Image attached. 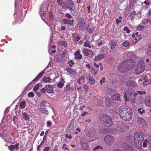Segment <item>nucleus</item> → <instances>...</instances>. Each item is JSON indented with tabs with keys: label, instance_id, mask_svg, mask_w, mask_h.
Wrapping results in <instances>:
<instances>
[{
	"label": "nucleus",
	"instance_id": "4d7b16f0",
	"mask_svg": "<svg viewBox=\"0 0 151 151\" xmlns=\"http://www.w3.org/2000/svg\"><path fill=\"white\" fill-rule=\"evenodd\" d=\"M83 89L85 90L86 91H88V86L87 85H84L83 86Z\"/></svg>",
	"mask_w": 151,
	"mask_h": 151
},
{
	"label": "nucleus",
	"instance_id": "052dcab7",
	"mask_svg": "<svg viewBox=\"0 0 151 151\" xmlns=\"http://www.w3.org/2000/svg\"><path fill=\"white\" fill-rule=\"evenodd\" d=\"M19 143H16L14 145L15 146V149H16L17 150H18L19 149Z\"/></svg>",
	"mask_w": 151,
	"mask_h": 151
},
{
	"label": "nucleus",
	"instance_id": "aec40b11",
	"mask_svg": "<svg viewBox=\"0 0 151 151\" xmlns=\"http://www.w3.org/2000/svg\"><path fill=\"white\" fill-rule=\"evenodd\" d=\"M46 87V90L48 92L51 93L53 92V88L51 85L49 84L47 85Z\"/></svg>",
	"mask_w": 151,
	"mask_h": 151
},
{
	"label": "nucleus",
	"instance_id": "79ce46f5",
	"mask_svg": "<svg viewBox=\"0 0 151 151\" xmlns=\"http://www.w3.org/2000/svg\"><path fill=\"white\" fill-rule=\"evenodd\" d=\"M146 104L148 106L151 107V99L146 100L145 101Z\"/></svg>",
	"mask_w": 151,
	"mask_h": 151
},
{
	"label": "nucleus",
	"instance_id": "b1692460",
	"mask_svg": "<svg viewBox=\"0 0 151 151\" xmlns=\"http://www.w3.org/2000/svg\"><path fill=\"white\" fill-rule=\"evenodd\" d=\"M131 45V43L128 41H125L123 42L122 44V45L124 47H130Z\"/></svg>",
	"mask_w": 151,
	"mask_h": 151
},
{
	"label": "nucleus",
	"instance_id": "bb28decb",
	"mask_svg": "<svg viewBox=\"0 0 151 151\" xmlns=\"http://www.w3.org/2000/svg\"><path fill=\"white\" fill-rule=\"evenodd\" d=\"M85 77L83 76H82L77 81L79 84H81L84 82Z\"/></svg>",
	"mask_w": 151,
	"mask_h": 151
},
{
	"label": "nucleus",
	"instance_id": "a18cd8bd",
	"mask_svg": "<svg viewBox=\"0 0 151 151\" xmlns=\"http://www.w3.org/2000/svg\"><path fill=\"white\" fill-rule=\"evenodd\" d=\"M138 111L139 113L141 114H143V113H145V111L142 108H139L138 109Z\"/></svg>",
	"mask_w": 151,
	"mask_h": 151
},
{
	"label": "nucleus",
	"instance_id": "774afa93",
	"mask_svg": "<svg viewBox=\"0 0 151 151\" xmlns=\"http://www.w3.org/2000/svg\"><path fill=\"white\" fill-rule=\"evenodd\" d=\"M148 14L151 15V9H150L148 12Z\"/></svg>",
	"mask_w": 151,
	"mask_h": 151
},
{
	"label": "nucleus",
	"instance_id": "4be33fe9",
	"mask_svg": "<svg viewBox=\"0 0 151 151\" xmlns=\"http://www.w3.org/2000/svg\"><path fill=\"white\" fill-rule=\"evenodd\" d=\"M63 22L65 24H72L73 23V21L69 20L68 19H64L63 20Z\"/></svg>",
	"mask_w": 151,
	"mask_h": 151
},
{
	"label": "nucleus",
	"instance_id": "4c0bfd02",
	"mask_svg": "<svg viewBox=\"0 0 151 151\" xmlns=\"http://www.w3.org/2000/svg\"><path fill=\"white\" fill-rule=\"evenodd\" d=\"M59 44L61 46H63L64 47H66L67 45L66 42L65 41H60L59 42Z\"/></svg>",
	"mask_w": 151,
	"mask_h": 151
},
{
	"label": "nucleus",
	"instance_id": "338daca9",
	"mask_svg": "<svg viewBox=\"0 0 151 151\" xmlns=\"http://www.w3.org/2000/svg\"><path fill=\"white\" fill-rule=\"evenodd\" d=\"M46 88H42L41 90V91L42 93H45L46 92Z\"/></svg>",
	"mask_w": 151,
	"mask_h": 151
},
{
	"label": "nucleus",
	"instance_id": "1a4fd4ad",
	"mask_svg": "<svg viewBox=\"0 0 151 151\" xmlns=\"http://www.w3.org/2000/svg\"><path fill=\"white\" fill-rule=\"evenodd\" d=\"M83 53L85 56H89L90 57H92L94 54L93 52L91 50L86 48H83Z\"/></svg>",
	"mask_w": 151,
	"mask_h": 151
},
{
	"label": "nucleus",
	"instance_id": "f03ea898",
	"mask_svg": "<svg viewBox=\"0 0 151 151\" xmlns=\"http://www.w3.org/2000/svg\"><path fill=\"white\" fill-rule=\"evenodd\" d=\"M134 141L136 147L138 149L142 147V142L143 140L142 134L139 132L135 133L134 135Z\"/></svg>",
	"mask_w": 151,
	"mask_h": 151
},
{
	"label": "nucleus",
	"instance_id": "dca6fc26",
	"mask_svg": "<svg viewBox=\"0 0 151 151\" xmlns=\"http://www.w3.org/2000/svg\"><path fill=\"white\" fill-rule=\"evenodd\" d=\"M67 6L68 8L71 11H74L75 10V7L73 4L71 3H70L68 4Z\"/></svg>",
	"mask_w": 151,
	"mask_h": 151
},
{
	"label": "nucleus",
	"instance_id": "0eeeda50",
	"mask_svg": "<svg viewBox=\"0 0 151 151\" xmlns=\"http://www.w3.org/2000/svg\"><path fill=\"white\" fill-rule=\"evenodd\" d=\"M127 62V70L132 69L134 66L135 63L131 60H126Z\"/></svg>",
	"mask_w": 151,
	"mask_h": 151
},
{
	"label": "nucleus",
	"instance_id": "39448f33",
	"mask_svg": "<svg viewBox=\"0 0 151 151\" xmlns=\"http://www.w3.org/2000/svg\"><path fill=\"white\" fill-rule=\"evenodd\" d=\"M145 69V65L143 63H139L135 70L137 74H138L143 72Z\"/></svg>",
	"mask_w": 151,
	"mask_h": 151
},
{
	"label": "nucleus",
	"instance_id": "423d86ee",
	"mask_svg": "<svg viewBox=\"0 0 151 151\" xmlns=\"http://www.w3.org/2000/svg\"><path fill=\"white\" fill-rule=\"evenodd\" d=\"M117 69L120 71L123 72L127 71V62L124 61L121 63L117 67Z\"/></svg>",
	"mask_w": 151,
	"mask_h": 151
},
{
	"label": "nucleus",
	"instance_id": "3c124183",
	"mask_svg": "<svg viewBox=\"0 0 151 151\" xmlns=\"http://www.w3.org/2000/svg\"><path fill=\"white\" fill-rule=\"evenodd\" d=\"M68 63L69 64V66L70 67H72V65L74 64V62L72 60H70L68 61Z\"/></svg>",
	"mask_w": 151,
	"mask_h": 151
},
{
	"label": "nucleus",
	"instance_id": "473e14b6",
	"mask_svg": "<svg viewBox=\"0 0 151 151\" xmlns=\"http://www.w3.org/2000/svg\"><path fill=\"white\" fill-rule=\"evenodd\" d=\"M57 2L58 5L60 6H63L65 5L63 0H57Z\"/></svg>",
	"mask_w": 151,
	"mask_h": 151
},
{
	"label": "nucleus",
	"instance_id": "69168bd1",
	"mask_svg": "<svg viewBox=\"0 0 151 151\" xmlns=\"http://www.w3.org/2000/svg\"><path fill=\"white\" fill-rule=\"evenodd\" d=\"M50 148L49 147H47L44 149L43 151H48L49 150Z\"/></svg>",
	"mask_w": 151,
	"mask_h": 151
},
{
	"label": "nucleus",
	"instance_id": "e433bc0d",
	"mask_svg": "<svg viewBox=\"0 0 151 151\" xmlns=\"http://www.w3.org/2000/svg\"><path fill=\"white\" fill-rule=\"evenodd\" d=\"M129 101L130 102L132 103H134L135 101V98L134 97V96H129Z\"/></svg>",
	"mask_w": 151,
	"mask_h": 151
},
{
	"label": "nucleus",
	"instance_id": "e2e57ef3",
	"mask_svg": "<svg viewBox=\"0 0 151 151\" xmlns=\"http://www.w3.org/2000/svg\"><path fill=\"white\" fill-rule=\"evenodd\" d=\"M66 17L70 19L71 18L72 16H71L68 13H67L65 15Z\"/></svg>",
	"mask_w": 151,
	"mask_h": 151
},
{
	"label": "nucleus",
	"instance_id": "2f4dec72",
	"mask_svg": "<svg viewBox=\"0 0 151 151\" xmlns=\"http://www.w3.org/2000/svg\"><path fill=\"white\" fill-rule=\"evenodd\" d=\"M79 28L81 30H84L86 28V24L83 23H81L79 24Z\"/></svg>",
	"mask_w": 151,
	"mask_h": 151
},
{
	"label": "nucleus",
	"instance_id": "a211bd4d",
	"mask_svg": "<svg viewBox=\"0 0 151 151\" xmlns=\"http://www.w3.org/2000/svg\"><path fill=\"white\" fill-rule=\"evenodd\" d=\"M86 80L88 82L92 84H93L95 83L94 79L91 76L87 77Z\"/></svg>",
	"mask_w": 151,
	"mask_h": 151
},
{
	"label": "nucleus",
	"instance_id": "f704fd0d",
	"mask_svg": "<svg viewBox=\"0 0 151 151\" xmlns=\"http://www.w3.org/2000/svg\"><path fill=\"white\" fill-rule=\"evenodd\" d=\"M149 20L147 19H145L144 20L142 21V24L145 27H147L149 24Z\"/></svg>",
	"mask_w": 151,
	"mask_h": 151
},
{
	"label": "nucleus",
	"instance_id": "4468645a",
	"mask_svg": "<svg viewBox=\"0 0 151 151\" xmlns=\"http://www.w3.org/2000/svg\"><path fill=\"white\" fill-rule=\"evenodd\" d=\"M74 55L75 58L76 59H81L82 57V56L80 53L79 50H78L76 51L75 52Z\"/></svg>",
	"mask_w": 151,
	"mask_h": 151
},
{
	"label": "nucleus",
	"instance_id": "a878e982",
	"mask_svg": "<svg viewBox=\"0 0 151 151\" xmlns=\"http://www.w3.org/2000/svg\"><path fill=\"white\" fill-rule=\"evenodd\" d=\"M65 81L63 80H61L57 84V86L59 88H61L63 87L64 85Z\"/></svg>",
	"mask_w": 151,
	"mask_h": 151
},
{
	"label": "nucleus",
	"instance_id": "37998d69",
	"mask_svg": "<svg viewBox=\"0 0 151 151\" xmlns=\"http://www.w3.org/2000/svg\"><path fill=\"white\" fill-rule=\"evenodd\" d=\"M26 106V103L24 101H23L21 102L20 105V107L21 108H24Z\"/></svg>",
	"mask_w": 151,
	"mask_h": 151
},
{
	"label": "nucleus",
	"instance_id": "13d9d810",
	"mask_svg": "<svg viewBox=\"0 0 151 151\" xmlns=\"http://www.w3.org/2000/svg\"><path fill=\"white\" fill-rule=\"evenodd\" d=\"M124 99H125V101H129V99L127 98V96L126 95V93H124Z\"/></svg>",
	"mask_w": 151,
	"mask_h": 151
},
{
	"label": "nucleus",
	"instance_id": "5fc2aeb1",
	"mask_svg": "<svg viewBox=\"0 0 151 151\" xmlns=\"http://www.w3.org/2000/svg\"><path fill=\"white\" fill-rule=\"evenodd\" d=\"M28 96L29 97H32L34 96V93L33 92H30L28 94Z\"/></svg>",
	"mask_w": 151,
	"mask_h": 151
},
{
	"label": "nucleus",
	"instance_id": "c85d7f7f",
	"mask_svg": "<svg viewBox=\"0 0 151 151\" xmlns=\"http://www.w3.org/2000/svg\"><path fill=\"white\" fill-rule=\"evenodd\" d=\"M39 111L41 112L44 114L47 115L49 112L45 108H41L39 109Z\"/></svg>",
	"mask_w": 151,
	"mask_h": 151
},
{
	"label": "nucleus",
	"instance_id": "680f3d73",
	"mask_svg": "<svg viewBox=\"0 0 151 151\" xmlns=\"http://www.w3.org/2000/svg\"><path fill=\"white\" fill-rule=\"evenodd\" d=\"M47 127H50L52 125L50 121H47Z\"/></svg>",
	"mask_w": 151,
	"mask_h": 151
},
{
	"label": "nucleus",
	"instance_id": "7c9ffc66",
	"mask_svg": "<svg viewBox=\"0 0 151 151\" xmlns=\"http://www.w3.org/2000/svg\"><path fill=\"white\" fill-rule=\"evenodd\" d=\"M147 144L149 145V148L151 146V145L148 142L147 139H145L143 143L142 146L143 147H146L147 146Z\"/></svg>",
	"mask_w": 151,
	"mask_h": 151
},
{
	"label": "nucleus",
	"instance_id": "72a5a7b5",
	"mask_svg": "<svg viewBox=\"0 0 151 151\" xmlns=\"http://www.w3.org/2000/svg\"><path fill=\"white\" fill-rule=\"evenodd\" d=\"M147 54V55L151 56V43L150 44L148 47Z\"/></svg>",
	"mask_w": 151,
	"mask_h": 151
},
{
	"label": "nucleus",
	"instance_id": "f257e3e1",
	"mask_svg": "<svg viewBox=\"0 0 151 151\" xmlns=\"http://www.w3.org/2000/svg\"><path fill=\"white\" fill-rule=\"evenodd\" d=\"M119 112L121 118L125 121H129L132 117V111L129 107L124 106H121Z\"/></svg>",
	"mask_w": 151,
	"mask_h": 151
},
{
	"label": "nucleus",
	"instance_id": "20e7f679",
	"mask_svg": "<svg viewBox=\"0 0 151 151\" xmlns=\"http://www.w3.org/2000/svg\"><path fill=\"white\" fill-rule=\"evenodd\" d=\"M115 137L110 135H107L105 137L104 141L105 143L108 145H111L114 142Z\"/></svg>",
	"mask_w": 151,
	"mask_h": 151
},
{
	"label": "nucleus",
	"instance_id": "c9c22d12",
	"mask_svg": "<svg viewBox=\"0 0 151 151\" xmlns=\"http://www.w3.org/2000/svg\"><path fill=\"white\" fill-rule=\"evenodd\" d=\"M23 118L26 121H28L29 120V118L28 115L25 112L22 113Z\"/></svg>",
	"mask_w": 151,
	"mask_h": 151
},
{
	"label": "nucleus",
	"instance_id": "ddd939ff",
	"mask_svg": "<svg viewBox=\"0 0 151 151\" xmlns=\"http://www.w3.org/2000/svg\"><path fill=\"white\" fill-rule=\"evenodd\" d=\"M106 56V54L105 53L100 54L95 57L94 58V60L95 61H99L105 58Z\"/></svg>",
	"mask_w": 151,
	"mask_h": 151
},
{
	"label": "nucleus",
	"instance_id": "5701e85b",
	"mask_svg": "<svg viewBox=\"0 0 151 151\" xmlns=\"http://www.w3.org/2000/svg\"><path fill=\"white\" fill-rule=\"evenodd\" d=\"M134 91V90L130 89H127L126 91V93H127L129 96H132Z\"/></svg>",
	"mask_w": 151,
	"mask_h": 151
},
{
	"label": "nucleus",
	"instance_id": "49530a36",
	"mask_svg": "<svg viewBox=\"0 0 151 151\" xmlns=\"http://www.w3.org/2000/svg\"><path fill=\"white\" fill-rule=\"evenodd\" d=\"M115 96V99L120 101V97L121 96L120 94H117L114 95Z\"/></svg>",
	"mask_w": 151,
	"mask_h": 151
},
{
	"label": "nucleus",
	"instance_id": "6e6552de",
	"mask_svg": "<svg viewBox=\"0 0 151 151\" xmlns=\"http://www.w3.org/2000/svg\"><path fill=\"white\" fill-rule=\"evenodd\" d=\"M109 45L111 49L113 50H115L117 49L118 46L116 42L114 40L110 41Z\"/></svg>",
	"mask_w": 151,
	"mask_h": 151
},
{
	"label": "nucleus",
	"instance_id": "412c9836",
	"mask_svg": "<svg viewBox=\"0 0 151 151\" xmlns=\"http://www.w3.org/2000/svg\"><path fill=\"white\" fill-rule=\"evenodd\" d=\"M45 72L44 70L42 71L39 75L36 77L33 80V81H35L36 80L40 79L43 75Z\"/></svg>",
	"mask_w": 151,
	"mask_h": 151
},
{
	"label": "nucleus",
	"instance_id": "603ef678",
	"mask_svg": "<svg viewBox=\"0 0 151 151\" xmlns=\"http://www.w3.org/2000/svg\"><path fill=\"white\" fill-rule=\"evenodd\" d=\"M46 102L45 101H42L40 104V107L44 106L46 105Z\"/></svg>",
	"mask_w": 151,
	"mask_h": 151
},
{
	"label": "nucleus",
	"instance_id": "a19ab883",
	"mask_svg": "<svg viewBox=\"0 0 151 151\" xmlns=\"http://www.w3.org/2000/svg\"><path fill=\"white\" fill-rule=\"evenodd\" d=\"M145 28V26L142 24H140L137 27V29L138 30H142Z\"/></svg>",
	"mask_w": 151,
	"mask_h": 151
},
{
	"label": "nucleus",
	"instance_id": "bf43d9fd",
	"mask_svg": "<svg viewBox=\"0 0 151 151\" xmlns=\"http://www.w3.org/2000/svg\"><path fill=\"white\" fill-rule=\"evenodd\" d=\"M65 137L66 138H68L69 139H71L72 138V137L71 135H68V134H66Z\"/></svg>",
	"mask_w": 151,
	"mask_h": 151
},
{
	"label": "nucleus",
	"instance_id": "09e8293b",
	"mask_svg": "<svg viewBox=\"0 0 151 151\" xmlns=\"http://www.w3.org/2000/svg\"><path fill=\"white\" fill-rule=\"evenodd\" d=\"M39 87V85H38V83H37L34 87L33 89V91L35 92H36L37 91V90L38 89V88Z\"/></svg>",
	"mask_w": 151,
	"mask_h": 151
},
{
	"label": "nucleus",
	"instance_id": "393cba45",
	"mask_svg": "<svg viewBox=\"0 0 151 151\" xmlns=\"http://www.w3.org/2000/svg\"><path fill=\"white\" fill-rule=\"evenodd\" d=\"M116 130L119 132H121L124 130L123 129V127L121 125H118L117 126Z\"/></svg>",
	"mask_w": 151,
	"mask_h": 151
},
{
	"label": "nucleus",
	"instance_id": "6ab92c4d",
	"mask_svg": "<svg viewBox=\"0 0 151 151\" xmlns=\"http://www.w3.org/2000/svg\"><path fill=\"white\" fill-rule=\"evenodd\" d=\"M126 151H133L132 147L131 146L126 145L125 147ZM114 151H122L118 149H115Z\"/></svg>",
	"mask_w": 151,
	"mask_h": 151
},
{
	"label": "nucleus",
	"instance_id": "f3484780",
	"mask_svg": "<svg viewBox=\"0 0 151 151\" xmlns=\"http://www.w3.org/2000/svg\"><path fill=\"white\" fill-rule=\"evenodd\" d=\"M142 37V36L141 35H138L136 36L134 38V41H133V43L134 44L139 41Z\"/></svg>",
	"mask_w": 151,
	"mask_h": 151
},
{
	"label": "nucleus",
	"instance_id": "7ed1b4c3",
	"mask_svg": "<svg viewBox=\"0 0 151 151\" xmlns=\"http://www.w3.org/2000/svg\"><path fill=\"white\" fill-rule=\"evenodd\" d=\"M101 122L104 125L107 127L111 126L112 124L111 119L106 115H103L101 117Z\"/></svg>",
	"mask_w": 151,
	"mask_h": 151
},
{
	"label": "nucleus",
	"instance_id": "de8ad7c7",
	"mask_svg": "<svg viewBox=\"0 0 151 151\" xmlns=\"http://www.w3.org/2000/svg\"><path fill=\"white\" fill-rule=\"evenodd\" d=\"M137 93L140 95H142L143 94H145L146 93V92L145 91H138Z\"/></svg>",
	"mask_w": 151,
	"mask_h": 151
},
{
	"label": "nucleus",
	"instance_id": "f8f14e48",
	"mask_svg": "<svg viewBox=\"0 0 151 151\" xmlns=\"http://www.w3.org/2000/svg\"><path fill=\"white\" fill-rule=\"evenodd\" d=\"M126 84L127 86L133 88L136 87L137 86V84L136 82L130 80L126 82Z\"/></svg>",
	"mask_w": 151,
	"mask_h": 151
},
{
	"label": "nucleus",
	"instance_id": "864d4df0",
	"mask_svg": "<svg viewBox=\"0 0 151 151\" xmlns=\"http://www.w3.org/2000/svg\"><path fill=\"white\" fill-rule=\"evenodd\" d=\"M9 149L11 150H14L15 149V146L14 145H11L9 147Z\"/></svg>",
	"mask_w": 151,
	"mask_h": 151
},
{
	"label": "nucleus",
	"instance_id": "6e6d98bb",
	"mask_svg": "<svg viewBox=\"0 0 151 151\" xmlns=\"http://www.w3.org/2000/svg\"><path fill=\"white\" fill-rule=\"evenodd\" d=\"M105 82V78L104 77H103L100 80V82L101 84L102 85L103 84V83Z\"/></svg>",
	"mask_w": 151,
	"mask_h": 151
},
{
	"label": "nucleus",
	"instance_id": "0e129e2a",
	"mask_svg": "<svg viewBox=\"0 0 151 151\" xmlns=\"http://www.w3.org/2000/svg\"><path fill=\"white\" fill-rule=\"evenodd\" d=\"M9 111V108H6V109H5V111H4V114H7V113H8V111Z\"/></svg>",
	"mask_w": 151,
	"mask_h": 151
},
{
	"label": "nucleus",
	"instance_id": "2eb2a0df",
	"mask_svg": "<svg viewBox=\"0 0 151 151\" xmlns=\"http://www.w3.org/2000/svg\"><path fill=\"white\" fill-rule=\"evenodd\" d=\"M67 71L68 75L73 76L76 73V70L74 69L69 68L67 70Z\"/></svg>",
	"mask_w": 151,
	"mask_h": 151
},
{
	"label": "nucleus",
	"instance_id": "9b49d317",
	"mask_svg": "<svg viewBox=\"0 0 151 151\" xmlns=\"http://www.w3.org/2000/svg\"><path fill=\"white\" fill-rule=\"evenodd\" d=\"M47 10V9L45 7V6H42L40 8V14L42 19L43 16H44L45 17H47V16L45 15L46 12Z\"/></svg>",
	"mask_w": 151,
	"mask_h": 151
},
{
	"label": "nucleus",
	"instance_id": "ea45409f",
	"mask_svg": "<svg viewBox=\"0 0 151 151\" xmlns=\"http://www.w3.org/2000/svg\"><path fill=\"white\" fill-rule=\"evenodd\" d=\"M51 80L50 78L49 77H44L42 78L43 81L46 83L50 82Z\"/></svg>",
	"mask_w": 151,
	"mask_h": 151
},
{
	"label": "nucleus",
	"instance_id": "9d476101",
	"mask_svg": "<svg viewBox=\"0 0 151 151\" xmlns=\"http://www.w3.org/2000/svg\"><path fill=\"white\" fill-rule=\"evenodd\" d=\"M137 122L139 126H144L146 124V122L141 117H138L137 119Z\"/></svg>",
	"mask_w": 151,
	"mask_h": 151
},
{
	"label": "nucleus",
	"instance_id": "c03bdc74",
	"mask_svg": "<svg viewBox=\"0 0 151 151\" xmlns=\"http://www.w3.org/2000/svg\"><path fill=\"white\" fill-rule=\"evenodd\" d=\"M111 101V99L109 98H106L105 99V102L106 103L109 105Z\"/></svg>",
	"mask_w": 151,
	"mask_h": 151
},
{
	"label": "nucleus",
	"instance_id": "8fccbe9b",
	"mask_svg": "<svg viewBox=\"0 0 151 151\" xmlns=\"http://www.w3.org/2000/svg\"><path fill=\"white\" fill-rule=\"evenodd\" d=\"M123 30L124 31H126L127 33H129L130 32V30L127 27H125L124 28Z\"/></svg>",
	"mask_w": 151,
	"mask_h": 151
},
{
	"label": "nucleus",
	"instance_id": "cd10ccee",
	"mask_svg": "<svg viewBox=\"0 0 151 151\" xmlns=\"http://www.w3.org/2000/svg\"><path fill=\"white\" fill-rule=\"evenodd\" d=\"M75 88V87L70 88V84H68L64 87V90L65 91H69L70 89H71L72 90H74Z\"/></svg>",
	"mask_w": 151,
	"mask_h": 151
},
{
	"label": "nucleus",
	"instance_id": "58836bf2",
	"mask_svg": "<svg viewBox=\"0 0 151 151\" xmlns=\"http://www.w3.org/2000/svg\"><path fill=\"white\" fill-rule=\"evenodd\" d=\"M151 82V79H149L147 80H145L142 83L143 85H147Z\"/></svg>",
	"mask_w": 151,
	"mask_h": 151
},
{
	"label": "nucleus",
	"instance_id": "c756f323",
	"mask_svg": "<svg viewBox=\"0 0 151 151\" xmlns=\"http://www.w3.org/2000/svg\"><path fill=\"white\" fill-rule=\"evenodd\" d=\"M90 44L91 43L90 41L88 40H86L84 42L83 45L85 47L91 48V47L90 46Z\"/></svg>",
	"mask_w": 151,
	"mask_h": 151
}]
</instances>
